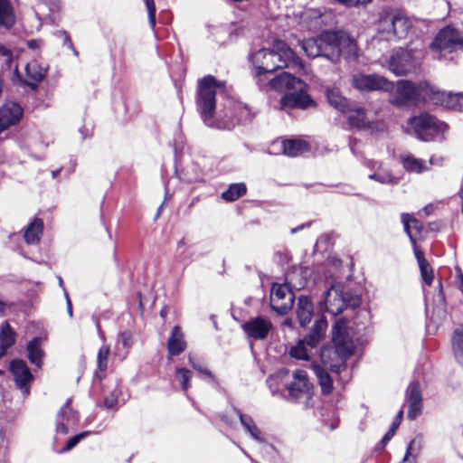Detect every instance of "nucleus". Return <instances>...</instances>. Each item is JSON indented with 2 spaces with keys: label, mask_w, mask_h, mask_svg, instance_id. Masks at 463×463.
I'll return each instance as SVG.
<instances>
[{
  "label": "nucleus",
  "mask_w": 463,
  "mask_h": 463,
  "mask_svg": "<svg viewBox=\"0 0 463 463\" xmlns=\"http://www.w3.org/2000/svg\"><path fill=\"white\" fill-rule=\"evenodd\" d=\"M223 83L217 82L213 76L204 77L199 83L198 106L202 117L208 126L221 129H230L236 123L245 122L250 119L249 109L242 103L228 100L222 113H219L218 118L213 120V112L215 108V95L217 90H223Z\"/></svg>",
  "instance_id": "nucleus-1"
},
{
  "label": "nucleus",
  "mask_w": 463,
  "mask_h": 463,
  "mask_svg": "<svg viewBox=\"0 0 463 463\" xmlns=\"http://www.w3.org/2000/svg\"><path fill=\"white\" fill-rule=\"evenodd\" d=\"M275 51L261 49L250 57L253 64V73L258 78L260 87H262V77L273 72L277 69L287 67L298 69L307 73L305 64L297 57L294 51L282 41L274 44Z\"/></svg>",
  "instance_id": "nucleus-2"
},
{
  "label": "nucleus",
  "mask_w": 463,
  "mask_h": 463,
  "mask_svg": "<svg viewBox=\"0 0 463 463\" xmlns=\"http://www.w3.org/2000/svg\"><path fill=\"white\" fill-rule=\"evenodd\" d=\"M347 320L339 318L332 330L335 350L324 347L320 350L321 362L331 371L340 373L345 368V361L354 353V344L349 335Z\"/></svg>",
  "instance_id": "nucleus-3"
},
{
  "label": "nucleus",
  "mask_w": 463,
  "mask_h": 463,
  "mask_svg": "<svg viewBox=\"0 0 463 463\" xmlns=\"http://www.w3.org/2000/svg\"><path fill=\"white\" fill-rule=\"evenodd\" d=\"M411 28L409 19L396 10H383L379 14L377 33L385 41L404 38Z\"/></svg>",
  "instance_id": "nucleus-4"
},
{
  "label": "nucleus",
  "mask_w": 463,
  "mask_h": 463,
  "mask_svg": "<svg viewBox=\"0 0 463 463\" xmlns=\"http://www.w3.org/2000/svg\"><path fill=\"white\" fill-rule=\"evenodd\" d=\"M407 129L418 139L430 142L443 138L448 131V125L428 113H421L408 120Z\"/></svg>",
  "instance_id": "nucleus-5"
},
{
  "label": "nucleus",
  "mask_w": 463,
  "mask_h": 463,
  "mask_svg": "<svg viewBox=\"0 0 463 463\" xmlns=\"http://www.w3.org/2000/svg\"><path fill=\"white\" fill-rule=\"evenodd\" d=\"M428 90H430V84L426 82L415 85L411 81L401 80L389 92V101L396 107H404L420 100H427Z\"/></svg>",
  "instance_id": "nucleus-6"
},
{
  "label": "nucleus",
  "mask_w": 463,
  "mask_h": 463,
  "mask_svg": "<svg viewBox=\"0 0 463 463\" xmlns=\"http://www.w3.org/2000/svg\"><path fill=\"white\" fill-rule=\"evenodd\" d=\"M327 323L325 319L317 320L311 332L302 340H299L289 350V355L298 360H309V349L316 348L325 335Z\"/></svg>",
  "instance_id": "nucleus-7"
},
{
  "label": "nucleus",
  "mask_w": 463,
  "mask_h": 463,
  "mask_svg": "<svg viewBox=\"0 0 463 463\" xmlns=\"http://www.w3.org/2000/svg\"><path fill=\"white\" fill-rule=\"evenodd\" d=\"M335 33L326 32L317 38H311L301 43L302 50L311 58L323 56L330 61H335L337 50L334 46Z\"/></svg>",
  "instance_id": "nucleus-8"
},
{
  "label": "nucleus",
  "mask_w": 463,
  "mask_h": 463,
  "mask_svg": "<svg viewBox=\"0 0 463 463\" xmlns=\"http://www.w3.org/2000/svg\"><path fill=\"white\" fill-rule=\"evenodd\" d=\"M457 49L463 51V40L460 33L451 27L440 30L430 45L434 58L438 60L442 58L443 52H451Z\"/></svg>",
  "instance_id": "nucleus-9"
},
{
  "label": "nucleus",
  "mask_w": 463,
  "mask_h": 463,
  "mask_svg": "<svg viewBox=\"0 0 463 463\" xmlns=\"http://www.w3.org/2000/svg\"><path fill=\"white\" fill-rule=\"evenodd\" d=\"M352 85L360 91L391 92L394 83L378 74L356 73L353 76Z\"/></svg>",
  "instance_id": "nucleus-10"
},
{
  "label": "nucleus",
  "mask_w": 463,
  "mask_h": 463,
  "mask_svg": "<svg viewBox=\"0 0 463 463\" xmlns=\"http://www.w3.org/2000/svg\"><path fill=\"white\" fill-rule=\"evenodd\" d=\"M262 84L263 86L261 88H267L279 92L287 91L288 93L295 90L307 88V84L305 81L286 71L275 76L269 80L267 84L262 81Z\"/></svg>",
  "instance_id": "nucleus-11"
},
{
  "label": "nucleus",
  "mask_w": 463,
  "mask_h": 463,
  "mask_svg": "<svg viewBox=\"0 0 463 463\" xmlns=\"http://www.w3.org/2000/svg\"><path fill=\"white\" fill-rule=\"evenodd\" d=\"M294 296L286 285L274 283L270 290V306L279 314H285L291 308Z\"/></svg>",
  "instance_id": "nucleus-12"
},
{
  "label": "nucleus",
  "mask_w": 463,
  "mask_h": 463,
  "mask_svg": "<svg viewBox=\"0 0 463 463\" xmlns=\"http://www.w3.org/2000/svg\"><path fill=\"white\" fill-rule=\"evenodd\" d=\"M307 88L301 90H295L291 92L286 93L280 100V107L282 109H307L316 107L315 100L307 93Z\"/></svg>",
  "instance_id": "nucleus-13"
},
{
  "label": "nucleus",
  "mask_w": 463,
  "mask_h": 463,
  "mask_svg": "<svg viewBox=\"0 0 463 463\" xmlns=\"http://www.w3.org/2000/svg\"><path fill=\"white\" fill-rule=\"evenodd\" d=\"M10 372L17 388L24 396L30 393V387L33 382V376L23 360H14L10 364Z\"/></svg>",
  "instance_id": "nucleus-14"
},
{
  "label": "nucleus",
  "mask_w": 463,
  "mask_h": 463,
  "mask_svg": "<svg viewBox=\"0 0 463 463\" xmlns=\"http://www.w3.org/2000/svg\"><path fill=\"white\" fill-rule=\"evenodd\" d=\"M24 109L14 101H7L0 107V133L20 123Z\"/></svg>",
  "instance_id": "nucleus-15"
},
{
  "label": "nucleus",
  "mask_w": 463,
  "mask_h": 463,
  "mask_svg": "<svg viewBox=\"0 0 463 463\" xmlns=\"http://www.w3.org/2000/svg\"><path fill=\"white\" fill-rule=\"evenodd\" d=\"M461 94H453L450 92L440 91L430 85V90L427 92V100L435 105H440L449 109H458L460 108Z\"/></svg>",
  "instance_id": "nucleus-16"
},
{
  "label": "nucleus",
  "mask_w": 463,
  "mask_h": 463,
  "mask_svg": "<svg viewBox=\"0 0 463 463\" xmlns=\"http://www.w3.org/2000/svg\"><path fill=\"white\" fill-rule=\"evenodd\" d=\"M242 328L248 337L263 340L272 329V324L269 320L259 317L245 322Z\"/></svg>",
  "instance_id": "nucleus-17"
},
{
  "label": "nucleus",
  "mask_w": 463,
  "mask_h": 463,
  "mask_svg": "<svg viewBox=\"0 0 463 463\" xmlns=\"http://www.w3.org/2000/svg\"><path fill=\"white\" fill-rule=\"evenodd\" d=\"M311 389L312 383L309 382L307 373L303 370L295 371L293 380L288 386L290 396L297 399L308 396Z\"/></svg>",
  "instance_id": "nucleus-18"
},
{
  "label": "nucleus",
  "mask_w": 463,
  "mask_h": 463,
  "mask_svg": "<svg viewBox=\"0 0 463 463\" xmlns=\"http://www.w3.org/2000/svg\"><path fill=\"white\" fill-rule=\"evenodd\" d=\"M335 39L334 41V46L338 51L335 60L336 62L340 56H343L346 60L355 59L357 56V47L354 39L350 38L344 33H335Z\"/></svg>",
  "instance_id": "nucleus-19"
},
{
  "label": "nucleus",
  "mask_w": 463,
  "mask_h": 463,
  "mask_svg": "<svg viewBox=\"0 0 463 463\" xmlns=\"http://www.w3.org/2000/svg\"><path fill=\"white\" fill-rule=\"evenodd\" d=\"M346 120L351 128L373 130V123L368 118L365 110L353 104L345 113Z\"/></svg>",
  "instance_id": "nucleus-20"
},
{
  "label": "nucleus",
  "mask_w": 463,
  "mask_h": 463,
  "mask_svg": "<svg viewBox=\"0 0 463 463\" xmlns=\"http://www.w3.org/2000/svg\"><path fill=\"white\" fill-rule=\"evenodd\" d=\"M324 305L325 309L334 316L343 311L345 306V300L343 297L340 285H332L326 292Z\"/></svg>",
  "instance_id": "nucleus-21"
},
{
  "label": "nucleus",
  "mask_w": 463,
  "mask_h": 463,
  "mask_svg": "<svg viewBox=\"0 0 463 463\" xmlns=\"http://www.w3.org/2000/svg\"><path fill=\"white\" fill-rule=\"evenodd\" d=\"M48 66L44 63L33 60L28 62L25 66V84L32 90H35L38 84L44 79Z\"/></svg>",
  "instance_id": "nucleus-22"
},
{
  "label": "nucleus",
  "mask_w": 463,
  "mask_h": 463,
  "mask_svg": "<svg viewBox=\"0 0 463 463\" xmlns=\"http://www.w3.org/2000/svg\"><path fill=\"white\" fill-rule=\"evenodd\" d=\"M78 422L76 412L67 402L57 415L56 430L63 435L69 432V430L75 427Z\"/></svg>",
  "instance_id": "nucleus-23"
},
{
  "label": "nucleus",
  "mask_w": 463,
  "mask_h": 463,
  "mask_svg": "<svg viewBox=\"0 0 463 463\" xmlns=\"http://www.w3.org/2000/svg\"><path fill=\"white\" fill-rule=\"evenodd\" d=\"M407 401L409 404L408 418L416 419L422 410V398L420 386L417 383H411L407 389Z\"/></svg>",
  "instance_id": "nucleus-24"
},
{
  "label": "nucleus",
  "mask_w": 463,
  "mask_h": 463,
  "mask_svg": "<svg viewBox=\"0 0 463 463\" xmlns=\"http://www.w3.org/2000/svg\"><path fill=\"white\" fill-rule=\"evenodd\" d=\"M366 166L371 170H374L373 174L368 175L369 179L386 184H394L398 183V179L392 175L391 171L385 167L383 163L368 161L366 163Z\"/></svg>",
  "instance_id": "nucleus-25"
},
{
  "label": "nucleus",
  "mask_w": 463,
  "mask_h": 463,
  "mask_svg": "<svg viewBox=\"0 0 463 463\" xmlns=\"http://www.w3.org/2000/svg\"><path fill=\"white\" fill-rule=\"evenodd\" d=\"M402 222L414 249L415 247H417L416 241L420 237L423 226L418 220H416L413 216L408 213L402 214Z\"/></svg>",
  "instance_id": "nucleus-26"
},
{
  "label": "nucleus",
  "mask_w": 463,
  "mask_h": 463,
  "mask_svg": "<svg viewBox=\"0 0 463 463\" xmlns=\"http://www.w3.org/2000/svg\"><path fill=\"white\" fill-rule=\"evenodd\" d=\"M313 303L307 296L298 298L297 316L301 326L305 327L310 323L313 316Z\"/></svg>",
  "instance_id": "nucleus-27"
},
{
  "label": "nucleus",
  "mask_w": 463,
  "mask_h": 463,
  "mask_svg": "<svg viewBox=\"0 0 463 463\" xmlns=\"http://www.w3.org/2000/svg\"><path fill=\"white\" fill-rule=\"evenodd\" d=\"M401 162L402 167L410 173L420 174L430 169V166L426 161L420 158H417L411 154L402 156Z\"/></svg>",
  "instance_id": "nucleus-28"
},
{
  "label": "nucleus",
  "mask_w": 463,
  "mask_h": 463,
  "mask_svg": "<svg viewBox=\"0 0 463 463\" xmlns=\"http://www.w3.org/2000/svg\"><path fill=\"white\" fill-rule=\"evenodd\" d=\"M43 343V338L34 337L31 341L28 342L26 350L27 356L31 364H34L38 368H40L43 364V357L44 353L41 347Z\"/></svg>",
  "instance_id": "nucleus-29"
},
{
  "label": "nucleus",
  "mask_w": 463,
  "mask_h": 463,
  "mask_svg": "<svg viewBox=\"0 0 463 463\" xmlns=\"http://www.w3.org/2000/svg\"><path fill=\"white\" fill-rule=\"evenodd\" d=\"M409 56V53L404 52L392 56L389 64L391 71L398 76L408 73L412 68V64L408 61Z\"/></svg>",
  "instance_id": "nucleus-30"
},
{
  "label": "nucleus",
  "mask_w": 463,
  "mask_h": 463,
  "mask_svg": "<svg viewBox=\"0 0 463 463\" xmlns=\"http://www.w3.org/2000/svg\"><path fill=\"white\" fill-rule=\"evenodd\" d=\"M186 344L184 340V335L179 326L173 328L171 336L167 342V351L171 355H178L184 351Z\"/></svg>",
  "instance_id": "nucleus-31"
},
{
  "label": "nucleus",
  "mask_w": 463,
  "mask_h": 463,
  "mask_svg": "<svg viewBox=\"0 0 463 463\" xmlns=\"http://www.w3.org/2000/svg\"><path fill=\"white\" fill-rule=\"evenodd\" d=\"M43 231V223L40 219L33 220L25 228L24 238L27 244H37Z\"/></svg>",
  "instance_id": "nucleus-32"
},
{
  "label": "nucleus",
  "mask_w": 463,
  "mask_h": 463,
  "mask_svg": "<svg viewBox=\"0 0 463 463\" xmlns=\"http://www.w3.org/2000/svg\"><path fill=\"white\" fill-rule=\"evenodd\" d=\"M414 255L417 260L420 275L422 279L427 285H430L434 279V274L431 267L424 257V253L418 247L414 248Z\"/></svg>",
  "instance_id": "nucleus-33"
},
{
  "label": "nucleus",
  "mask_w": 463,
  "mask_h": 463,
  "mask_svg": "<svg viewBox=\"0 0 463 463\" xmlns=\"http://www.w3.org/2000/svg\"><path fill=\"white\" fill-rule=\"evenodd\" d=\"M326 98L333 108L344 114H345L346 110L353 105L348 103L347 99L341 95L337 89L327 90Z\"/></svg>",
  "instance_id": "nucleus-34"
},
{
  "label": "nucleus",
  "mask_w": 463,
  "mask_h": 463,
  "mask_svg": "<svg viewBox=\"0 0 463 463\" xmlns=\"http://www.w3.org/2000/svg\"><path fill=\"white\" fill-rule=\"evenodd\" d=\"M283 153L288 156H298L308 151L309 147L305 141L289 139L282 143Z\"/></svg>",
  "instance_id": "nucleus-35"
},
{
  "label": "nucleus",
  "mask_w": 463,
  "mask_h": 463,
  "mask_svg": "<svg viewBox=\"0 0 463 463\" xmlns=\"http://www.w3.org/2000/svg\"><path fill=\"white\" fill-rule=\"evenodd\" d=\"M15 15L9 0H0V25L9 28L14 24Z\"/></svg>",
  "instance_id": "nucleus-36"
},
{
  "label": "nucleus",
  "mask_w": 463,
  "mask_h": 463,
  "mask_svg": "<svg viewBox=\"0 0 463 463\" xmlns=\"http://www.w3.org/2000/svg\"><path fill=\"white\" fill-rule=\"evenodd\" d=\"M14 332L8 323L5 322L1 326L0 331V357H2L6 350L14 343Z\"/></svg>",
  "instance_id": "nucleus-37"
},
{
  "label": "nucleus",
  "mask_w": 463,
  "mask_h": 463,
  "mask_svg": "<svg viewBox=\"0 0 463 463\" xmlns=\"http://www.w3.org/2000/svg\"><path fill=\"white\" fill-rule=\"evenodd\" d=\"M314 372L318 379L322 392L326 395L333 392V380L327 372L318 365H313Z\"/></svg>",
  "instance_id": "nucleus-38"
},
{
  "label": "nucleus",
  "mask_w": 463,
  "mask_h": 463,
  "mask_svg": "<svg viewBox=\"0 0 463 463\" xmlns=\"http://www.w3.org/2000/svg\"><path fill=\"white\" fill-rule=\"evenodd\" d=\"M451 345L456 359L463 364V327L456 328L451 337Z\"/></svg>",
  "instance_id": "nucleus-39"
},
{
  "label": "nucleus",
  "mask_w": 463,
  "mask_h": 463,
  "mask_svg": "<svg viewBox=\"0 0 463 463\" xmlns=\"http://www.w3.org/2000/svg\"><path fill=\"white\" fill-rule=\"evenodd\" d=\"M239 418L241 425L244 427L245 430L248 431L252 439L259 442H263L264 439L261 435V432L255 425L253 420L250 416H246L242 413H239Z\"/></svg>",
  "instance_id": "nucleus-40"
},
{
  "label": "nucleus",
  "mask_w": 463,
  "mask_h": 463,
  "mask_svg": "<svg viewBox=\"0 0 463 463\" xmlns=\"http://www.w3.org/2000/svg\"><path fill=\"white\" fill-rule=\"evenodd\" d=\"M245 193L246 186L244 184H233L222 194V197L227 202H232L240 198Z\"/></svg>",
  "instance_id": "nucleus-41"
},
{
  "label": "nucleus",
  "mask_w": 463,
  "mask_h": 463,
  "mask_svg": "<svg viewBox=\"0 0 463 463\" xmlns=\"http://www.w3.org/2000/svg\"><path fill=\"white\" fill-rule=\"evenodd\" d=\"M420 445L412 439L407 446L406 453L401 463H417L420 454Z\"/></svg>",
  "instance_id": "nucleus-42"
},
{
  "label": "nucleus",
  "mask_w": 463,
  "mask_h": 463,
  "mask_svg": "<svg viewBox=\"0 0 463 463\" xmlns=\"http://www.w3.org/2000/svg\"><path fill=\"white\" fill-rule=\"evenodd\" d=\"M288 374V372H279L275 374L270 375L267 379V384L272 392H277L279 390V386L282 383L283 377Z\"/></svg>",
  "instance_id": "nucleus-43"
},
{
  "label": "nucleus",
  "mask_w": 463,
  "mask_h": 463,
  "mask_svg": "<svg viewBox=\"0 0 463 463\" xmlns=\"http://www.w3.org/2000/svg\"><path fill=\"white\" fill-rule=\"evenodd\" d=\"M109 355V347L108 345H102L97 355L98 367L100 371H104L108 365V359Z\"/></svg>",
  "instance_id": "nucleus-44"
},
{
  "label": "nucleus",
  "mask_w": 463,
  "mask_h": 463,
  "mask_svg": "<svg viewBox=\"0 0 463 463\" xmlns=\"http://www.w3.org/2000/svg\"><path fill=\"white\" fill-rule=\"evenodd\" d=\"M176 378L181 383L182 389L186 392L190 387L191 372L184 368H177Z\"/></svg>",
  "instance_id": "nucleus-45"
},
{
  "label": "nucleus",
  "mask_w": 463,
  "mask_h": 463,
  "mask_svg": "<svg viewBox=\"0 0 463 463\" xmlns=\"http://www.w3.org/2000/svg\"><path fill=\"white\" fill-rule=\"evenodd\" d=\"M89 435V432L84 431L80 434H77L71 438H70L65 445V447L62 449V451H69L71 449H73L81 439L86 438Z\"/></svg>",
  "instance_id": "nucleus-46"
},
{
  "label": "nucleus",
  "mask_w": 463,
  "mask_h": 463,
  "mask_svg": "<svg viewBox=\"0 0 463 463\" xmlns=\"http://www.w3.org/2000/svg\"><path fill=\"white\" fill-rule=\"evenodd\" d=\"M144 1H145V4H146V6L147 14H148L149 24H150L151 27L154 28L155 25H156V5H155V2H154V0H144Z\"/></svg>",
  "instance_id": "nucleus-47"
},
{
  "label": "nucleus",
  "mask_w": 463,
  "mask_h": 463,
  "mask_svg": "<svg viewBox=\"0 0 463 463\" xmlns=\"http://www.w3.org/2000/svg\"><path fill=\"white\" fill-rule=\"evenodd\" d=\"M0 59L5 63L7 66H10L13 61L12 52L9 49L5 46H0Z\"/></svg>",
  "instance_id": "nucleus-48"
},
{
  "label": "nucleus",
  "mask_w": 463,
  "mask_h": 463,
  "mask_svg": "<svg viewBox=\"0 0 463 463\" xmlns=\"http://www.w3.org/2000/svg\"><path fill=\"white\" fill-rule=\"evenodd\" d=\"M189 364L193 366L194 369L197 370L198 372L203 373L208 376H212L211 372L208 371L203 364L196 362L191 355L189 356Z\"/></svg>",
  "instance_id": "nucleus-49"
},
{
  "label": "nucleus",
  "mask_w": 463,
  "mask_h": 463,
  "mask_svg": "<svg viewBox=\"0 0 463 463\" xmlns=\"http://www.w3.org/2000/svg\"><path fill=\"white\" fill-rule=\"evenodd\" d=\"M120 340L124 347L130 348L132 345V335L128 332H123L120 334Z\"/></svg>",
  "instance_id": "nucleus-50"
},
{
  "label": "nucleus",
  "mask_w": 463,
  "mask_h": 463,
  "mask_svg": "<svg viewBox=\"0 0 463 463\" xmlns=\"http://www.w3.org/2000/svg\"><path fill=\"white\" fill-rule=\"evenodd\" d=\"M8 449V441L4 433L0 432V452H6Z\"/></svg>",
  "instance_id": "nucleus-51"
},
{
  "label": "nucleus",
  "mask_w": 463,
  "mask_h": 463,
  "mask_svg": "<svg viewBox=\"0 0 463 463\" xmlns=\"http://www.w3.org/2000/svg\"><path fill=\"white\" fill-rule=\"evenodd\" d=\"M117 403V398L114 395L107 397L104 401V404L107 408H113Z\"/></svg>",
  "instance_id": "nucleus-52"
},
{
  "label": "nucleus",
  "mask_w": 463,
  "mask_h": 463,
  "mask_svg": "<svg viewBox=\"0 0 463 463\" xmlns=\"http://www.w3.org/2000/svg\"><path fill=\"white\" fill-rule=\"evenodd\" d=\"M63 291H64V295H65V298H66V305H67V312H68V315L72 317L73 316V312H72V305H71V301L70 299V297H69V294L67 293L66 289L63 288Z\"/></svg>",
  "instance_id": "nucleus-53"
},
{
  "label": "nucleus",
  "mask_w": 463,
  "mask_h": 463,
  "mask_svg": "<svg viewBox=\"0 0 463 463\" xmlns=\"http://www.w3.org/2000/svg\"><path fill=\"white\" fill-rule=\"evenodd\" d=\"M428 165L430 167V165H439L441 163V158L431 156L429 160Z\"/></svg>",
  "instance_id": "nucleus-54"
},
{
  "label": "nucleus",
  "mask_w": 463,
  "mask_h": 463,
  "mask_svg": "<svg viewBox=\"0 0 463 463\" xmlns=\"http://www.w3.org/2000/svg\"><path fill=\"white\" fill-rule=\"evenodd\" d=\"M28 46L32 49H35L39 46V42L36 40H32L28 43Z\"/></svg>",
  "instance_id": "nucleus-55"
},
{
  "label": "nucleus",
  "mask_w": 463,
  "mask_h": 463,
  "mask_svg": "<svg viewBox=\"0 0 463 463\" xmlns=\"http://www.w3.org/2000/svg\"><path fill=\"white\" fill-rule=\"evenodd\" d=\"M402 415H403V411L401 410V411L398 412V414H397V416H396V418L394 419V420H393V421H396V422H398V424H400V423H401V421H402Z\"/></svg>",
  "instance_id": "nucleus-56"
},
{
  "label": "nucleus",
  "mask_w": 463,
  "mask_h": 463,
  "mask_svg": "<svg viewBox=\"0 0 463 463\" xmlns=\"http://www.w3.org/2000/svg\"><path fill=\"white\" fill-rule=\"evenodd\" d=\"M394 433L395 431L393 430H389L388 432L384 435L385 439H391L393 437Z\"/></svg>",
  "instance_id": "nucleus-57"
},
{
  "label": "nucleus",
  "mask_w": 463,
  "mask_h": 463,
  "mask_svg": "<svg viewBox=\"0 0 463 463\" xmlns=\"http://www.w3.org/2000/svg\"><path fill=\"white\" fill-rule=\"evenodd\" d=\"M304 227H305V225H304V224H302V225H300V226H298V227H296V228H293V229L291 230V233H293V234H294V233H296L298 231L302 230Z\"/></svg>",
  "instance_id": "nucleus-58"
},
{
  "label": "nucleus",
  "mask_w": 463,
  "mask_h": 463,
  "mask_svg": "<svg viewBox=\"0 0 463 463\" xmlns=\"http://www.w3.org/2000/svg\"><path fill=\"white\" fill-rule=\"evenodd\" d=\"M459 197H460V200H461V212H462V214H463V187L461 188V190L459 192Z\"/></svg>",
  "instance_id": "nucleus-59"
},
{
  "label": "nucleus",
  "mask_w": 463,
  "mask_h": 463,
  "mask_svg": "<svg viewBox=\"0 0 463 463\" xmlns=\"http://www.w3.org/2000/svg\"><path fill=\"white\" fill-rule=\"evenodd\" d=\"M64 43H67L70 47H71V42L67 34L64 36Z\"/></svg>",
  "instance_id": "nucleus-60"
},
{
  "label": "nucleus",
  "mask_w": 463,
  "mask_h": 463,
  "mask_svg": "<svg viewBox=\"0 0 463 463\" xmlns=\"http://www.w3.org/2000/svg\"><path fill=\"white\" fill-rule=\"evenodd\" d=\"M5 303L0 300V317L4 314Z\"/></svg>",
  "instance_id": "nucleus-61"
},
{
  "label": "nucleus",
  "mask_w": 463,
  "mask_h": 463,
  "mask_svg": "<svg viewBox=\"0 0 463 463\" xmlns=\"http://www.w3.org/2000/svg\"><path fill=\"white\" fill-rule=\"evenodd\" d=\"M400 424H398V422L396 421H393L392 426H391V429L390 430H393L394 431H396L397 428L399 427Z\"/></svg>",
  "instance_id": "nucleus-62"
},
{
  "label": "nucleus",
  "mask_w": 463,
  "mask_h": 463,
  "mask_svg": "<svg viewBox=\"0 0 463 463\" xmlns=\"http://www.w3.org/2000/svg\"><path fill=\"white\" fill-rule=\"evenodd\" d=\"M389 440H390V439H385V436H384V437L383 438L382 441H381V443H382L383 447H384V446L387 444V442H388Z\"/></svg>",
  "instance_id": "nucleus-63"
},
{
  "label": "nucleus",
  "mask_w": 463,
  "mask_h": 463,
  "mask_svg": "<svg viewBox=\"0 0 463 463\" xmlns=\"http://www.w3.org/2000/svg\"><path fill=\"white\" fill-rule=\"evenodd\" d=\"M59 285H60V287H63V281L61 277H59Z\"/></svg>",
  "instance_id": "nucleus-64"
}]
</instances>
